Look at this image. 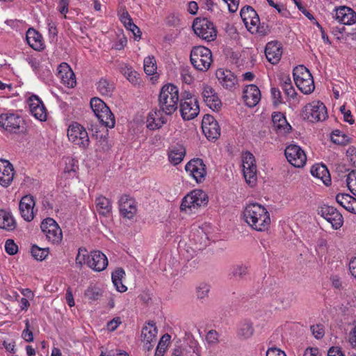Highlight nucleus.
I'll return each mask as SVG.
<instances>
[{
	"instance_id": "f257e3e1",
	"label": "nucleus",
	"mask_w": 356,
	"mask_h": 356,
	"mask_svg": "<svg viewBox=\"0 0 356 356\" xmlns=\"http://www.w3.org/2000/svg\"><path fill=\"white\" fill-rule=\"evenodd\" d=\"M242 216L247 225L257 232H266L270 227V213L266 207L258 203L247 204L243 209Z\"/></svg>"
},
{
	"instance_id": "f03ea898",
	"label": "nucleus",
	"mask_w": 356,
	"mask_h": 356,
	"mask_svg": "<svg viewBox=\"0 0 356 356\" xmlns=\"http://www.w3.org/2000/svg\"><path fill=\"white\" fill-rule=\"evenodd\" d=\"M76 265L81 267L86 265L94 271L101 272L108 266L106 256L99 250L91 251L90 253L86 248H79L75 259Z\"/></svg>"
},
{
	"instance_id": "7ed1b4c3",
	"label": "nucleus",
	"mask_w": 356,
	"mask_h": 356,
	"mask_svg": "<svg viewBox=\"0 0 356 356\" xmlns=\"http://www.w3.org/2000/svg\"><path fill=\"white\" fill-rule=\"evenodd\" d=\"M159 106L166 115H172L177 109L179 102V90L173 84H166L161 90L159 97Z\"/></svg>"
},
{
	"instance_id": "20e7f679",
	"label": "nucleus",
	"mask_w": 356,
	"mask_h": 356,
	"mask_svg": "<svg viewBox=\"0 0 356 356\" xmlns=\"http://www.w3.org/2000/svg\"><path fill=\"white\" fill-rule=\"evenodd\" d=\"M208 203V196L202 190L195 189L190 192L182 199L180 205L181 211L186 213H195L201 207Z\"/></svg>"
},
{
	"instance_id": "39448f33",
	"label": "nucleus",
	"mask_w": 356,
	"mask_h": 356,
	"mask_svg": "<svg viewBox=\"0 0 356 356\" xmlns=\"http://www.w3.org/2000/svg\"><path fill=\"white\" fill-rule=\"evenodd\" d=\"M90 107L102 126L107 129H112L115 127V119L114 115L99 98L94 97L90 100Z\"/></svg>"
},
{
	"instance_id": "423d86ee",
	"label": "nucleus",
	"mask_w": 356,
	"mask_h": 356,
	"mask_svg": "<svg viewBox=\"0 0 356 356\" xmlns=\"http://www.w3.org/2000/svg\"><path fill=\"white\" fill-rule=\"evenodd\" d=\"M191 63L198 71H207L212 63V54L209 49L197 46L193 48L190 55Z\"/></svg>"
},
{
	"instance_id": "0eeeda50",
	"label": "nucleus",
	"mask_w": 356,
	"mask_h": 356,
	"mask_svg": "<svg viewBox=\"0 0 356 356\" xmlns=\"http://www.w3.org/2000/svg\"><path fill=\"white\" fill-rule=\"evenodd\" d=\"M293 79L296 86L304 94L312 93L314 88V81L312 74L304 65L294 67L293 71Z\"/></svg>"
},
{
	"instance_id": "6e6552de",
	"label": "nucleus",
	"mask_w": 356,
	"mask_h": 356,
	"mask_svg": "<svg viewBox=\"0 0 356 356\" xmlns=\"http://www.w3.org/2000/svg\"><path fill=\"white\" fill-rule=\"evenodd\" d=\"M40 229L46 240L51 244H59L63 232L57 222L52 218H46L40 223Z\"/></svg>"
},
{
	"instance_id": "1a4fd4ad",
	"label": "nucleus",
	"mask_w": 356,
	"mask_h": 356,
	"mask_svg": "<svg viewBox=\"0 0 356 356\" xmlns=\"http://www.w3.org/2000/svg\"><path fill=\"white\" fill-rule=\"evenodd\" d=\"M195 33L207 42L213 41L217 36V31L213 22L207 18H196L193 24Z\"/></svg>"
},
{
	"instance_id": "9d476101",
	"label": "nucleus",
	"mask_w": 356,
	"mask_h": 356,
	"mask_svg": "<svg viewBox=\"0 0 356 356\" xmlns=\"http://www.w3.org/2000/svg\"><path fill=\"white\" fill-rule=\"evenodd\" d=\"M68 140L80 148L86 149L90 144L88 134L86 128L78 122L72 123L67 129Z\"/></svg>"
},
{
	"instance_id": "9b49d317",
	"label": "nucleus",
	"mask_w": 356,
	"mask_h": 356,
	"mask_svg": "<svg viewBox=\"0 0 356 356\" xmlns=\"http://www.w3.org/2000/svg\"><path fill=\"white\" fill-rule=\"evenodd\" d=\"M243 173L246 182L254 186L257 181V168L253 154L246 152L242 155Z\"/></svg>"
},
{
	"instance_id": "f8f14e48",
	"label": "nucleus",
	"mask_w": 356,
	"mask_h": 356,
	"mask_svg": "<svg viewBox=\"0 0 356 356\" xmlns=\"http://www.w3.org/2000/svg\"><path fill=\"white\" fill-rule=\"evenodd\" d=\"M288 162L296 168L303 167L307 161V156L302 147L296 144L288 145L284 151Z\"/></svg>"
},
{
	"instance_id": "ddd939ff",
	"label": "nucleus",
	"mask_w": 356,
	"mask_h": 356,
	"mask_svg": "<svg viewBox=\"0 0 356 356\" xmlns=\"http://www.w3.org/2000/svg\"><path fill=\"white\" fill-rule=\"evenodd\" d=\"M241 17L247 28L252 33L259 31L260 19L257 12L250 6H244L240 12Z\"/></svg>"
},
{
	"instance_id": "4468645a",
	"label": "nucleus",
	"mask_w": 356,
	"mask_h": 356,
	"mask_svg": "<svg viewBox=\"0 0 356 356\" xmlns=\"http://www.w3.org/2000/svg\"><path fill=\"white\" fill-rule=\"evenodd\" d=\"M23 124V119L16 113H7L0 115V127L9 132H20Z\"/></svg>"
},
{
	"instance_id": "2eb2a0df",
	"label": "nucleus",
	"mask_w": 356,
	"mask_h": 356,
	"mask_svg": "<svg viewBox=\"0 0 356 356\" xmlns=\"http://www.w3.org/2000/svg\"><path fill=\"white\" fill-rule=\"evenodd\" d=\"M185 170L197 183H202L204 181L207 169L202 159L199 158L191 159L185 165Z\"/></svg>"
},
{
	"instance_id": "dca6fc26",
	"label": "nucleus",
	"mask_w": 356,
	"mask_h": 356,
	"mask_svg": "<svg viewBox=\"0 0 356 356\" xmlns=\"http://www.w3.org/2000/svg\"><path fill=\"white\" fill-rule=\"evenodd\" d=\"M306 115L310 121H323L327 118V108L323 103L314 101L305 107Z\"/></svg>"
},
{
	"instance_id": "f3484780",
	"label": "nucleus",
	"mask_w": 356,
	"mask_h": 356,
	"mask_svg": "<svg viewBox=\"0 0 356 356\" xmlns=\"http://www.w3.org/2000/svg\"><path fill=\"white\" fill-rule=\"evenodd\" d=\"M202 129L209 140L217 139L220 135L218 122L211 115H204L202 120Z\"/></svg>"
},
{
	"instance_id": "a211bd4d",
	"label": "nucleus",
	"mask_w": 356,
	"mask_h": 356,
	"mask_svg": "<svg viewBox=\"0 0 356 356\" xmlns=\"http://www.w3.org/2000/svg\"><path fill=\"white\" fill-rule=\"evenodd\" d=\"M35 201L31 195H26L22 197L19 209L22 218L26 222H31L35 217L37 210L35 209Z\"/></svg>"
},
{
	"instance_id": "6ab92c4d",
	"label": "nucleus",
	"mask_w": 356,
	"mask_h": 356,
	"mask_svg": "<svg viewBox=\"0 0 356 356\" xmlns=\"http://www.w3.org/2000/svg\"><path fill=\"white\" fill-rule=\"evenodd\" d=\"M157 332V328L153 322H149L143 327L141 341L144 349L149 351L153 348L156 341Z\"/></svg>"
},
{
	"instance_id": "aec40b11",
	"label": "nucleus",
	"mask_w": 356,
	"mask_h": 356,
	"mask_svg": "<svg viewBox=\"0 0 356 356\" xmlns=\"http://www.w3.org/2000/svg\"><path fill=\"white\" fill-rule=\"evenodd\" d=\"M321 216L330 222L334 229L343 225V218L341 213L334 207L325 205L321 209Z\"/></svg>"
},
{
	"instance_id": "412c9836",
	"label": "nucleus",
	"mask_w": 356,
	"mask_h": 356,
	"mask_svg": "<svg viewBox=\"0 0 356 356\" xmlns=\"http://www.w3.org/2000/svg\"><path fill=\"white\" fill-rule=\"evenodd\" d=\"M202 96L204 102L209 108L213 111H218L220 109L222 106L221 101L215 90L211 86L204 83L202 85Z\"/></svg>"
},
{
	"instance_id": "4be33fe9",
	"label": "nucleus",
	"mask_w": 356,
	"mask_h": 356,
	"mask_svg": "<svg viewBox=\"0 0 356 356\" xmlns=\"http://www.w3.org/2000/svg\"><path fill=\"white\" fill-rule=\"evenodd\" d=\"M180 112L184 120H190L195 118L200 112L199 105L195 98H186L180 104Z\"/></svg>"
},
{
	"instance_id": "5701e85b",
	"label": "nucleus",
	"mask_w": 356,
	"mask_h": 356,
	"mask_svg": "<svg viewBox=\"0 0 356 356\" xmlns=\"http://www.w3.org/2000/svg\"><path fill=\"white\" fill-rule=\"evenodd\" d=\"M30 112L37 120L43 122L47 120V110L42 100L36 95L31 96L28 101Z\"/></svg>"
},
{
	"instance_id": "b1692460",
	"label": "nucleus",
	"mask_w": 356,
	"mask_h": 356,
	"mask_svg": "<svg viewBox=\"0 0 356 356\" xmlns=\"http://www.w3.org/2000/svg\"><path fill=\"white\" fill-rule=\"evenodd\" d=\"M15 170L13 164L5 159H0V185L4 188L9 186L14 179Z\"/></svg>"
},
{
	"instance_id": "393cba45",
	"label": "nucleus",
	"mask_w": 356,
	"mask_h": 356,
	"mask_svg": "<svg viewBox=\"0 0 356 356\" xmlns=\"http://www.w3.org/2000/svg\"><path fill=\"white\" fill-rule=\"evenodd\" d=\"M261 91L256 85L250 84L243 89V99L248 107L252 108L257 105L261 100Z\"/></svg>"
},
{
	"instance_id": "a878e982",
	"label": "nucleus",
	"mask_w": 356,
	"mask_h": 356,
	"mask_svg": "<svg viewBox=\"0 0 356 356\" xmlns=\"http://www.w3.org/2000/svg\"><path fill=\"white\" fill-rule=\"evenodd\" d=\"M216 76L220 85L227 90L234 89L238 83L236 76L229 70L220 68L217 70Z\"/></svg>"
},
{
	"instance_id": "bb28decb",
	"label": "nucleus",
	"mask_w": 356,
	"mask_h": 356,
	"mask_svg": "<svg viewBox=\"0 0 356 356\" xmlns=\"http://www.w3.org/2000/svg\"><path fill=\"white\" fill-rule=\"evenodd\" d=\"M58 79L67 88H74L76 85L75 75L70 66L66 63H62L58 67Z\"/></svg>"
},
{
	"instance_id": "cd10ccee",
	"label": "nucleus",
	"mask_w": 356,
	"mask_h": 356,
	"mask_svg": "<svg viewBox=\"0 0 356 356\" xmlns=\"http://www.w3.org/2000/svg\"><path fill=\"white\" fill-rule=\"evenodd\" d=\"M120 211L121 214L131 219L137 212V207L135 200L128 195H122L119 201Z\"/></svg>"
},
{
	"instance_id": "c85d7f7f",
	"label": "nucleus",
	"mask_w": 356,
	"mask_h": 356,
	"mask_svg": "<svg viewBox=\"0 0 356 356\" xmlns=\"http://www.w3.org/2000/svg\"><path fill=\"white\" fill-rule=\"evenodd\" d=\"M273 127L279 135H286L291 130V126L282 113H273L272 115Z\"/></svg>"
},
{
	"instance_id": "c756f323",
	"label": "nucleus",
	"mask_w": 356,
	"mask_h": 356,
	"mask_svg": "<svg viewBox=\"0 0 356 356\" xmlns=\"http://www.w3.org/2000/svg\"><path fill=\"white\" fill-rule=\"evenodd\" d=\"M265 55L267 60L272 64H277L282 55V45L277 41H271L266 44Z\"/></svg>"
},
{
	"instance_id": "7c9ffc66",
	"label": "nucleus",
	"mask_w": 356,
	"mask_h": 356,
	"mask_svg": "<svg viewBox=\"0 0 356 356\" xmlns=\"http://www.w3.org/2000/svg\"><path fill=\"white\" fill-rule=\"evenodd\" d=\"M335 19L341 24L351 25L356 22V13L348 7L341 6L335 9Z\"/></svg>"
},
{
	"instance_id": "2f4dec72",
	"label": "nucleus",
	"mask_w": 356,
	"mask_h": 356,
	"mask_svg": "<svg viewBox=\"0 0 356 356\" xmlns=\"http://www.w3.org/2000/svg\"><path fill=\"white\" fill-rule=\"evenodd\" d=\"M163 113L165 112L161 108L150 111L147 119V127L152 130L161 128L166 123V118Z\"/></svg>"
},
{
	"instance_id": "473e14b6",
	"label": "nucleus",
	"mask_w": 356,
	"mask_h": 356,
	"mask_svg": "<svg viewBox=\"0 0 356 356\" xmlns=\"http://www.w3.org/2000/svg\"><path fill=\"white\" fill-rule=\"evenodd\" d=\"M186 155V149L182 144L171 145L168 149V160L174 165L180 163Z\"/></svg>"
},
{
	"instance_id": "72a5a7b5",
	"label": "nucleus",
	"mask_w": 356,
	"mask_h": 356,
	"mask_svg": "<svg viewBox=\"0 0 356 356\" xmlns=\"http://www.w3.org/2000/svg\"><path fill=\"white\" fill-rule=\"evenodd\" d=\"M26 39L29 45L34 50L41 51L44 48L41 34L34 29H29Z\"/></svg>"
},
{
	"instance_id": "f704fd0d",
	"label": "nucleus",
	"mask_w": 356,
	"mask_h": 356,
	"mask_svg": "<svg viewBox=\"0 0 356 356\" xmlns=\"http://www.w3.org/2000/svg\"><path fill=\"white\" fill-rule=\"evenodd\" d=\"M335 199L337 202L346 211L356 214V198L348 193H339Z\"/></svg>"
},
{
	"instance_id": "c9c22d12",
	"label": "nucleus",
	"mask_w": 356,
	"mask_h": 356,
	"mask_svg": "<svg viewBox=\"0 0 356 356\" xmlns=\"http://www.w3.org/2000/svg\"><path fill=\"white\" fill-rule=\"evenodd\" d=\"M311 174L314 177L321 180L325 185H330V175L327 167L325 165L319 163L314 165L311 168Z\"/></svg>"
},
{
	"instance_id": "e433bc0d",
	"label": "nucleus",
	"mask_w": 356,
	"mask_h": 356,
	"mask_svg": "<svg viewBox=\"0 0 356 356\" xmlns=\"http://www.w3.org/2000/svg\"><path fill=\"white\" fill-rule=\"evenodd\" d=\"M17 227V222L11 212L0 210V228L8 232L13 231Z\"/></svg>"
},
{
	"instance_id": "4c0bfd02",
	"label": "nucleus",
	"mask_w": 356,
	"mask_h": 356,
	"mask_svg": "<svg viewBox=\"0 0 356 356\" xmlns=\"http://www.w3.org/2000/svg\"><path fill=\"white\" fill-rule=\"evenodd\" d=\"M95 208L99 215L108 216L111 213L112 204L108 198L99 195L95 199Z\"/></svg>"
},
{
	"instance_id": "58836bf2",
	"label": "nucleus",
	"mask_w": 356,
	"mask_h": 356,
	"mask_svg": "<svg viewBox=\"0 0 356 356\" xmlns=\"http://www.w3.org/2000/svg\"><path fill=\"white\" fill-rule=\"evenodd\" d=\"M124 276L125 271L122 268H116L111 274L112 282L115 289L120 293H124L127 290V287L122 283Z\"/></svg>"
},
{
	"instance_id": "ea45409f",
	"label": "nucleus",
	"mask_w": 356,
	"mask_h": 356,
	"mask_svg": "<svg viewBox=\"0 0 356 356\" xmlns=\"http://www.w3.org/2000/svg\"><path fill=\"white\" fill-rule=\"evenodd\" d=\"M254 332L253 323L250 321H244L238 325L237 334L240 339H248L250 338Z\"/></svg>"
},
{
	"instance_id": "a19ab883",
	"label": "nucleus",
	"mask_w": 356,
	"mask_h": 356,
	"mask_svg": "<svg viewBox=\"0 0 356 356\" xmlns=\"http://www.w3.org/2000/svg\"><path fill=\"white\" fill-rule=\"evenodd\" d=\"M97 89L102 95L111 97L114 92L115 84L106 79H101L97 83Z\"/></svg>"
},
{
	"instance_id": "79ce46f5",
	"label": "nucleus",
	"mask_w": 356,
	"mask_h": 356,
	"mask_svg": "<svg viewBox=\"0 0 356 356\" xmlns=\"http://www.w3.org/2000/svg\"><path fill=\"white\" fill-rule=\"evenodd\" d=\"M120 70L130 83L134 85L138 83L139 74L130 65L123 63L120 65Z\"/></svg>"
},
{
	"instance_id": "37998d69",
	"label": "nucleus",
	"mask_w": 356,
	"mask_h": 356,
	"mask_svg": "<svg viewBox=\"0 0 356 356\" xmlns=\"http://www.w3.org/2000/svg\"><path fill=\"white\" fill-rule=\"evenodd\" d=\"M171 337L168 334H165L161 338L156 349L155 356H163L169 343Z\"/></svg>"
},
{
	"instance_id": "c03bdc74",
	"label": "nucleus",
	"mask_w": 356,
	"mask_h": 356,
	"mask_svg": "<svg viewBox=\"0 0 356 356\" xmlns=\"http://www.w3.org/2000/svg\"><path fill=\"white\" fill-rule=\"evenodd\" d=\"M156 69V63L154 56H148L144 59V71L147 75L154 74Z\"/></svg>"
},
{
	"instance_id": "a18cd8bd",
	"label": "nucleus",
	"mask_w": 356,
	"mask_h": 356,
	"mask_svg": "<svg viewBox=\"0 0 356 356\" xmlns=\"http://www.w3.org/2000/svg\"><path fill=\"white\" fill-rule=\"evenodd\" d=\"M31 252L32 256L38 261L45 259L49 253V248H41L35 245L31 247Z\"/></svg>"
},
{
	"instance_id": "49530a36",
	"label": "nucleus",
	"mask_w": 356,
	"mask_h": 356,
	"mask_svg": "<svg viewBox=\"0 0 356 356\" xmlns=\"http://www.w3.org/2000/svg\"><path fill=\"white\" fill-rule=\"evenodd\" d=\"M346 184L348 189L356 196V170H352L348 173Z\"/></svg>"
},
{
	"instance_id": "de8ad7c7",
	"label": "nucleus",
	"mask_w": 356,
	"mask_h": 356,
	"mask_svg": "<svg viewBox=\"0 0 356 356\" xmlns=\"http://www.w3.org/2000/svg\"><path fill=\"white\" fill-rule=\"evenodd\" d=\"M210 291V286L206 283L200 284L196 288V296L200 300L204 299L208 297Z\"/></svg>"
},
{
	"instance_id": "09e8293b",
	"label": "nucleus",
	"mask_w": 356,
	"mask_h": 356,
	"mask_svg": "<svg viewBox=\"0 0 356 356\" xmlns=\"http://www.w3.org/2000/svg\"><path fill=\"white\" fill-rule=\"evenodd\" d=\"M120 20L127 30L131 28L134 29V30H138L137 26L134 24L131 17L127 12H123L121 14Z\"/></svg>"
},
{
	"instance_id": "8fccbe9b",
	"label": "nucleus",
	"mask_w": 356,
	"mask_h": 356,
	"mask_svg": "<svg viewBox=\"0 0 356 356\" xmlns=\"http://www.w3.org/2000/svg\"><path fill=\"white\" fill-rule=\"evenodd\" d=\"M311 331L313 334V335L314 336V337L317 339H322L325 334V330H324V327L323 325L321 324H316V325H312L311 327Z\"/></svg>"
},
{
	"instance_id": "3c124183",
	"label": "nucleus",
	"mask_w": 356,
	"mask_h": 356,
	"mask_svg": "<svg viewBox=\"0 0 356 356\" xmlns=\"http://www.w3.org/2000/svg\"><path fill=\"white\" fill-rule=\"evenodd\" d=\"M22 337L27 342H31L33 341V334L32 331L30 330V324L28 319L25 321V328L22 333Z\"/></svg>"
},
{
	"instance_id": "603ef678",
	"label": "nucleus",
	"mask_w": 356,
	"mask_h": 356,
	"mask_svg": "<svg viewBox=\"0 0 356 356\" xmlns=\"http://www.w3.org/2000/svg\"><path fill=\"white\" fill-rule=\"evenodd\" d=\"M5 250L8 254L14 255L18 251V246L13 240L8 239L5 243Z\"/></svg>"
},
{
	"instance_id": "864d4df0",
	"label": "nucleus",
	"mask_w": 356,
	"mask_h": 356,
	"mask_svg": "<svg viewBox=\"0 0 356 356\" xmlns=\"http://www.w3.org/2000/svg\"><path fill=\"white\" fill-rule=\"evenodd\" d=\"M248 273V268L244 265H237L232 268V273L234 277H241Z\"/></svg>"
},
{
	"instance_id": "5fc2aeb1",
	"label": "nucleus",
	"mask_w": 356,
	"mask_h": 356,
	"mask_svg": "<svg viewBox=\"0 0 356 356\" xmlns=\"http://www.w3.org/2000/svg\"><path fill=\"white\" fill-rule=\"evenodd\" d=\"M196 235L197 237H200V238H194V240L197 243H199L200 245H202L203 247L206 246L207 245L209 238L202 228L199 227L197 229H196Z\"/></svg>"
},
{
	"instance_id": "6e6d98bb",
	"label": "nucleus",
	"mask_w": 356,
	"mask_h": 356,
	"mask_svg": "<svg viewBox=\"0 0 356 356\" xmlns=\"http://www.w3.org/2000/svg\"><path fill=\"white\" fill-rule=\"evenodd\" d=\"M181 79L182 81L186 84H191L193 83V76L191 75L188 68L183 67L181 70Z\"/></svg>"
},
{
	"instance_id": "4d7b16f0",
	"label": "nucleus",
	"mask_w": 356,
	"mask_h": 356,
	"mask_svg": "<svg viewBox=\"0 0 356 356\" xmlns=\"http://www.w3.org/2000/svg\"><path fill=\"white\" fill-rule=\"evenodd\" d=\"M218 333L213 330L208 332L206 336V341L210 345H215L218 342Z\"/></svg>"
},
{
	"instance_id": "13d9d810",
	"label": "nucleus",
	"mask_w": 356,
	"mask_h": 356,
	"mask_svg": "<svg viewBox=\"0 0 356 356\" xmlns=\"http://www.w3.org/2000/svg\"><path fill=\"white\" fill-rule=\"evenodd\" d=\"M346 156L350 163L356 168V148L349 147L346 150Z\"/></svg>"
},
{
	"instance_id": "bf43d9fd",
	"label": "nucleus",
	"mask_w": 356,
	"mask_h": 356,
	"mask_svg": "<svg viewBox=\"0 0 356 356\" xmlns=\"http://www.w3.org/2000/svg\"><path fill=\"white\" fill-rule=\"evenodd\" d=\"M331 139L336 144H342L345 141V135L340 131L335 130L332 134Z\"/></svg>"
},
{
	"instance_id": "052dcab7",
	"label": "nucleus",
	"mask_w": 356,
	"mask_h": 356,
	"mask_svg": "<svg viewBox=\"0 0 356 356\" xmlns=\"http://www.w3.org/2000/svg\"><path fill=\"white\" fill-rule=\"evenodd\" d=\"M282 90L289 99H294L296 97L297 93L293 85H284Z\"/></svg>"
},
{
	"instance_id": "680f3d73",
	"label": "nucleus",
	"mask_w": 356,
	"mask_h": 356,
	"mask_svg": "<svg viewBox=\"0 0 356 356\" xmlns=\"http://www.w3.org/2000/svg\"><path fill=\"white\" fill-rule=\"evenodd\" d=\"M47 29L50 37L55 38L58 34L57 27L55 22L52 20L47 19Z\"/></svg>"
},
{
	"instance_id": "e2e57ef3",
	"label": "nucleus",
	"mask_w": 356,
	"mask_h": 356,
	"mask_svg": "<svg viewBox=\"0 0 356 356\" xmlns=\"http://www.w3.org/2000/svg\"><path fill=\"white\" fill-rule=\"evenodd\" d=\"M270 92L275 104H277L282 102L281 92L278 88H272Z\"/></svg>"
},
{
	"instance_id": "0e129e2a",
	"label": "nucleus",
	"mask_w": 356,
	"mask_h": 356,
	"mask_svg": "<svg viewBox=\"0 0 356 356\" xmlns=\"http://www.w3.org/2000/svg\"><path fill=\"white\" fill-rule=\"evenodd\" d=\"M266 356H286V355L281 349L275 347H271L267 350Z\"/></svg>"
},
{
	"instance_id": "69168bd1",
	"label": "nucleus",
	"mask_w": 356,
	"mask_h": 356,
	"mask_svg": "<svg viewBox=\"0 0 356 356\" xmlns=\"http://www.w3.org/2000/svg\"><path fill=\"white\" fill-rule=\"evenodd\" d=\"M327 356H345V354L341 347L332 346L328 350Z\"/></svg>"
},
{
	"instance_id": "338daca9",
	"label": "nucleus",
	"mask_w": 356,
	"mask_h": 356,
	"mask_svg": "<svg viewBox=\"0 0 356 356\" xmlns=\"http://www.w3.org/2000/svg\"><path fill=\"white\" fill-rule=\"evenodd\" d=\"M69 0H59L57 9L62 14L65 15L68 12Z\"/></svg>"
},
{
	"instance_id": "774afa93",
	"label": "nucleus",
	"mask_w": 356,
	"mask_h": 356,
	"mask_svg": "<svg viewBox=\"0 0 356 356\" xmlns=\"http://www.w3.org/2000/svg\"><path fill=\"white\" fill-rule=\"evenodd\" d=\"M348 342L353 348L356 350V325L349 332Z\"/></svg>"
}]
</instances>
